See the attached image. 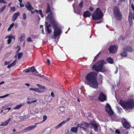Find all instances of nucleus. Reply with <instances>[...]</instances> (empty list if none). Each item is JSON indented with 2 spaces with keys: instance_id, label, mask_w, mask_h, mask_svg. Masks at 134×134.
I'll list each match as a JSON object with an SVG mask.
<instances>
[{
  "instance_id": "1",
  "label": "nucleus",
  "mask_w": 134,
  "mask_h": 134,
  "mask_svg": "<svg viewBox=\"0 0 134 134\" xmlns=\"http://www.w3.org/2000/svg\"><path fill=\"white\" fill-rule=\"evenodd\" d=\"M45 13H48L46 18V19L47 21L49 20L50 21L51 24L53 25V27L54 29V34L52 35L51 37L52 39H55L58 36L61 34V30L55 25V20L54 18L52 16V13L50 7L49 5H48Z\"/></svg>"
},
{
  "instance_id": "2",
  "label": "nucleus",
  "mask_w": 134,
  "mask_h": 134,
  "mask_svg": "<svg viewBox=\"0 0 134 134\" xmlns=\"http://www.w3.org/2000/svg\"><path fill=\"white\" fill-rule=\"evenodd\" d=\"M97 74L94 72H90L86 76V80L87 84L90 87L94 88H98V84L96 79Z\"/></svg>"
},
{
  "instance_id": "3",
  "label": "nucleus",
  "mask_w": 134,
  "mask_h": 134,
  "mask_svg": "<svg viewBox=\"0 0 134 134\" xmlns=\"http://www.w3.org/2000/svg\"><path fill=\"white\" fill-rule=\"evenodd\" d=\"M104 62L103 60H101L97 62L92 66V69L96 72H103L107 70L104 65Z\"/></svg>"
},
{
  "instance_id": "4",
  "label": "nucleus",
  "mask_w": 134,
  "mask_h": 134,
  "mask_svg": "<svg viewBox=\"0 0 134 134\" xmlns=\"http://www.w3.org/2000/svg\"><path fill=\"white\" fill-rule=\"evenodd\" d=\"M120 103L121 105L126 110L132 109L134 107V101L131 99L127 101L120 100Z\"/></svg>"
},
{
  "instance_id": "5",
  "label": "nucleus",
  "mask_w": 134,
  "mask_h": 134,
  "mask_svg": "<svg viewBox=\"0 0 134 134\" xmlns=\"http://www.w3.org/2000/svg\"><path fill=\"white\" fill-rule=\"evenodd\" d=\"M103 16V14L100 9L97 8L92 14V19L94 20L100 19Z\"/></svg>"
},
{
  "instance_id": "6",
  "label": "nucleus",
  "mask_w": 134,
  "mask_h": 134,
  "mask_svg": "<svg viewBox=\"0 0 134 134\" xmlns=\"http://www.w3.org/2000/svg\"><path fill=\"white\" fill-rule=\"evenodd\" d=\"M114 13L116 19L118 20H120L122 18V16L118 8L115 7L114 9Z\"/></svg>"
},
{
  "instance_id": "7",
  "label": "nucleus",
  "mask_w": 134,
  "mask_h": 134,
  "mask_svg": "<svg viewBox=\"0 0 134 134\" xmlns=\"http://www.w3.org/2000/svg\"><path fill=\"white\" fill-rule=\"evenodd\" d=\"M105 110L110 115H112L114 114V112L112 110L111 107L108 103L106 104Z\"/></svg>"
},
{
  "instance_id": "8",
  "label": "nucleus",
  "mask_w": 134,
  "mask_h": 134,
  "mask_svg": "<svg viewBox=\"0 0 134 134\" xmlns=\"http://www.w3.org/2000/svg\"><path fill=\"white\" fill-rule=\"evenodd\" d=\"M121 122L123 126L126 129H129L130 126V124L125 119H124L121 121Z\"/></svg>"
},
{
  "instance_id": "9",
  "label": "nucleus",
  "mask_w": 134,
  "mask_h": 134,
  "mask_svg": "<svg viewBox=\"0 0 134 134\" xmlns=\"http://www.w3.org/2000/svg\"><path fill=\"white\" fill-rule=\"evenodd\" d=\"M38 123H36L34 126H30L25 128L23 130V132H26L34 130L36 126Z\"/></svg>"
},
{
  "instance_id": "10",
  "label": "nucleus",
  "mask_w": 134,
  "mask_h": 134,
  "mask_svg": "<svg viewBox=\"0 0 134 134\" xmlns=\"http://www.w3.org/2000/svg\"><path fill=\"white\" fill-rule=\"evenodd\" d=\"M91 125L93 127L94 131L97 132L98 131V128L99 127V125L98 123H97L94 121L91 123Z\"/></svg>"
},
{
  "instance_id": "11",
  "label": "nucleus",
  "mask_w": 134,
  "mask_h": 134,
  "mask_svg": "<svg viewBox=\"0 0 134 134\" xmlns=\"http://www.w3.org/2000/svg\"><path fill=\"white\" fill-rule=\"evenodd\" d=\"M117 49V48L115 45H112L110 47L109 49V51L110 53H113L116 52Z\"/></svg>"
},
{
  "instance_id": "12",
  "label": "nucleus",
  "mask_w": 134,
  "mask_h": 134,
  "mask_svg": "<svg viewBox=\"0 0 134 134\" xmlns=\"http://www.w3.org/2000/svg\"><path fill=\"white\" fill-rule=\"evenodd\" d=\"M132 19H134V13L132 14V13L130 12L129 16V21L130 26H131L132 25Z\"/></svg>"
},
{
  "instance_id": "13",
  "label": "nucleus",
  "mask_w": 134,
  "mask_h": 134,
  "mask_svg": "<svg viewBox=\"0 0 134 134\" xmlns=\"http://www.w3.org/2000/svg\"><path fill=\"white\" fill-rule=\"evenodd\" d=\"M98 99L100 101L102 102L106 100V98L105 96L103 94L102 92H101L99 93Z\"/></svg>"
},
{
  "instance_id": "14",
  "label": "nucleus",
  "mask_w": 134,
  "mask_h": 134,
  "mask_svg": "<svg viewBox=\"0 0 134 134\" xmlns=\"http://www.w3.org/2000/svg\"><path fill=\"white\" fill-rule=\"evenodd\" d=\"M11 121L10 118H9L7 120L4 122H1V124L0 126H6L8 125L9 122Z\"/></svg>"
},
{
  "instance_id": "15",
  "label": "nucleus",
  "mask_w": 134,
  "mask_h": 134,
  "mask_svg": "<svg viewBox=\"0 0 134 134\" xmlns=\"http://www.w3.org/2000/svg\"><path fill=\"white\" fill-rule=\"evenodd\" d=\"M25 7L29 11H31L32 10L34 9V8L32 7L29 2H27V4L25 5Z\"/></svg>"
},
{
  "instance_id": "16",
  "label": "nucleus",
  "mask_w": 134,
  "mask_h": 134,
  "mask_svg": "<svg viewBox=\"0 0 134 134\" xmlns=\"http://www.w3.org/2000/svg\"><path fill=\"white\" fill-rule=\"evenodd\" d=\"M20 12H17L15 13L13 15L12 17V20L13 21H15L17 18L18 16L20 15Z\"/></svg>"
},
{
  "instance_id": "17",
  "label": "nucleus",
  "mask_w": 134,
  "mask_h": 134,
  "mask_svg": "<svg viewBox=\"0 0 134 134\" xmlns=\"http://www.w3.org/2000/svg\"><path fill=\"white\" fill-rule=\"evenodd\" d=\"M45 25H46V29L48 33H50L51 32V30L49 29V27L51 26L50 24H48L47 22H45Z\"/></svg>"
},
{
  "instance_id": "18",
  "label": "nucleus",
  "mask_w": 134,
  "mask_h": 134,
  "mask_svg": "<svg viewBox=\"0 0 134 134\" xmlns=\"http://www.w3.org/2000/svg\"><path fill=\"white\" fill-rule=\"evenodd\" d=\"M91 14L90 12L88 11H86L84 12L83 16L84 17H89Z\"/></svg>"
},
{
  "instance_id": "19",
  "label": "nucleus",
  "mask_w": 134,
  "mask_h": 134,
  "mask_svg": "<svg viewBox=\"0 0 134 134\" xmlns=\"http://www.w3.org/2000/svg\"><path fill=\"white\" fill-rule=\"evenodd\" d=\"M31 90L34 91L35 92H37L40 93L43 92L45 91V90H43L42 91H40L37 88H31L30 89Z\"/></svg>"
},
{
  "instance_id": "20",
  "label": "nucleus",
  "mask_w": 134,
  "mask_h": 134,
  "mask_svg": "<svg viewBox=\"0 0 134 134\" xmlns=\"http://www.w3.org/2000/svg\"><path fill=\"white\" fill-rule=\"evenodd\" d=\"M35 11L36 13H37L39 14L41 17L42 18H43L44 17V15L42 14V11L40 9L38 10H35Z\"/></svg>"
},
{
  "instance_id": "21",
  "label": "nucleus",
  "mask_w": 134,
  "mask_h": 134,
  "mask_svg": "<svg viewBox=\"0 0 134 134\" xmlns=\"http://www.w3.org/2000/svg\"><path fill=\"white\" fill-rule=\"evenodd\" d=\"M23 105V103H21L17 105L13 109L15 110L19 109L22 107Z\"/></svg>"
},
{
  "instance_id": "22",
  "label": "nucleus",
  "mask_w": 134,
  "mask_h": 134,
  "mask_svg": "<svg viewBox=\"0 0 134 134\" xmlns=\"http://www.w3.org/2000/svg\"><path fill=\"white\" fill-rule=\"evenodd\" d=\"M124 50H126L127 52H131L132 51V48L130 47H126L124 48Z\"/></svg>"
},
{
  "instance_id": "23",
  "label": "nucleus",
  "mask_w": 134,
  "mask_h": 134,
  "mask_svg": "<svg viewBox=\"0 0 134 134\" xmlns=\"http://www.w3.org/2000/svg\"><path fill=\"white\" fill-rule=\"evenodd\" d=\"M77 127H72L71 129V131L72 132L76 133L77 132Z\"/></svg>"
},
{
  "instance_id": "24",
  "label": "nucleus",
  "mask_w": 134,
  "mask_h": 134,
  "mask_svg": "<svg viewBox=\"0 0 134 134\" xmlns=\"http://www.w3.org/2000/svg\"><path fill=\"white\" fill-rule=\"evenodd\" d=\"M66 123V121H62L57 126L55 127V128L56 129H58L59 128L61 127L63 124Z\"/></svg>"
},
{
  "instance_id": "25",
  "label": "nucleus",
  "mask_w": 134,
  "mask_h": 134,
  "mask_svg": "<svg viewBox=\"0 0 134 134\" xmlns=\"http://www.w3.org/2000/svg\"><path fill=\"white\" fill-rule=\"evenodd\" d=\"M127 53L126 51L125 50H124V49H123V51L121 54V55L122 56L125 57L126 56Z\"/></svg>"
},
{
  "instance_id": "26",
  "label": "nucleus",
  "mask_w": 134,
  "mask_h": 134,
  "mask_svg": "<svg viewBox=\"0 0 134 134\" xmlns=\"http://www.w3.org/2000/svg\"><path fill=\"white\" fill-rule=\"evenodd\" d=\"M25 38V35L23 34H21L19 38V40L20 41L22 42L24 39Z\"/></svg>"
},
{
  "instance_id": "27",
  "label": "nucleus",
  "mask_w": 134,
  "mask_h": 134,
  "mask_svg": "<svg viewBox=\"0 0 134 134\" xmlns=\"http://www.w3.org/2000/svg\"><path fill=\"white\" fill-rule=\"evenodd\" d=\"M34 74L36 76H37L39 77H42L43 78H44V77H43L42 76L40 75L39 74L38 72L36 70L34 72Z\"/></svg>"
},
{
  "instance_id": "28",
  "label": "nucleus",
  "mask_w": 134,
  "mask_h": 134,
  "mask_svg": "<svg viewBox=\"0 0 134 134\" xmlns=\"http://www.w3.org/2000/svg\"><path fill=\"white\" fill-rule=\"evenodd\" d=\"M107 61L108 63L111 64H113L114 62L113 59L110 57L107 59Z\"/></svg>"
},
{
  "instance_id": "29",
  "label": "nucleus",
  "mask_w": 134,
  "mask_h": 134,
  "mask_svg": "<svg viewBox=\"0 0 134 134\" xmlns=\"http://www.w3.org/2000/svg\"><path fill=\"white\" fill-rule=\"evenodd\" d=\"M82 126L83 125L86 127H88L89 126V124L86 122H82Z\"/></svg>"
},
{
  "instance_id": "30",
  "label": "nucleus",
  "mask_w": 134,
  "mask_h": 134,
  "mask_svg": "<svg viewBox=\"0 0 134 134\" xmlns=\"http://www.w3.org/2000/svg\"><path fill=\"white\" fill-rule=\"evenodd\" d=\"M37 85L40 88H42L43 89V90H46L47 89L45 88V87L44 86H42L41 85H39V84H37Z\"/></svg>"
},
{
  "instance_id": "31",
  "label": "nucleus",
  "mask_w": 134,
  "mask_h": 134,
  "mask_svg": "<svg viewBox=\"0 0 134 134\" xmlns=\"http://www.w3.org/2000/svg\"><path fill=\"white\" fill-rule=\"evenodd\" d=\"M14 25V23H12L9 26L8 30V31H9L11 30V29L13 27Z\"/></svg>"
},
{
  "instance_id": "32",
  "label": "nucleus",
  "mask_w": 134,
  "mask_h": 134,
  "mask_svg": "<svg viewBox=\"0 0 134 134\" xmlns=\"http://www.w3.org/2000/svg\"><path fill=\"white\" fill-rule=\"evenodd\" d=\"M75 125H77V127H77V128L78 129V127H80L81 128L82 127V123H80V124H79L77 122H76L75 123Z\"/></svg>"
},
{
  "instance_id": "33",
  "label": "nucleus",
  "mask_w": 134,
  "mask_h": 134,
  "mask_svg": "<svg viewBox=\"0 0 134 134\" xmlns=\"http://www.w3.org/2000/svg\"><path fill=\"white\" fill-rule=\"evenodd\" d=\"M6 7V5H3L0 8V13L2 12Z\"/></svg>"
},
{
  "instance_id": "34",
  "label": "nucleus",
  "mask_w": 134,
  "mask_h": 134,
  "mask_svg": "<svg viewBox=\"0 0 134 134\" xmlns=\"http://www.w3.org/2000/svg\"><path fill=\"white\" fill-rule=\"evenodd\" d=\"M30 71L32 72H34L35 70H36L34 66H32L30 68Z\"/></svg>"
},
{
  "instance_id": "35",
  "label": "nucleus",
  "mask_w": 134,
  "mask_h": 134,
  "mask_svg": "<svg viewBox=\"0 0 134 134\" xmlns=\"http://www.w3.org/2000/svg\"><path fill=\"white\" fill-rule=\"evenodd\" d=\"M23 53L22 52L18 54V58L19 59H20L23 56Z\"/></svg>"
},
{
  "instance_id": "36",
  "label": "nucleus",
  "mask_w": 134,
  "mask_h": 134,
  "mask_svg": "<svg viewBox=\"0 0 134 134\" xmlns=\"http://www.w3.org/2000/svg\"><path fill=\"white\" fill-rule=\"evenodd\" d=\"M16 8L15 7H10V12H14L16 9Z\"/></svg>"
},
{
  "instance_id": "37",
  "label": "nucleus",
  "mask_w": 134,
  "mask_h": 134,
  "mask_svg": "<svg viewBox=\"0 0 134 134\" xmlns=\"http://www.w3.org/2000/svg\"><path fill=\"white\" fill-rule=\"evenodd\" d=\"M117 107V111L120 114L121 113V111L122 110V109L121 108H119L118 107Z\"/></svg>"
},
{
  "instance_id": "38",
  "label": "nucleus",
  "mask_w": 134,
  "mask_h": 134,
  "mask_svg": "<svg viewBox=\"0 0 134 134\" xmlns=\"http://www.w3.org/2000/svg\"><path fill=\"white\" fill-rule=\"evenodd\" d=\"M83 2L82 1H81L79 5V7L80 8L82 9L83 7Z\"/></svg>"
},
{
  "instance_id": "39",
  "label": "nucleus",
  "mask_w": 134,
  "mask_h": 134,
  "mask_svg": "<svg viewBox=\"0 0 134 134\" xmlns=\"http://www.w3.org/2000/svg\"><path fill=\"white\" fill-rule=\"evenodd\" d=\"M47 117L45 115H44L43 116V121H42V122H40V123H41L44 122L47 119Z\"/></svg>"
},
{
  "instance_id": "40",
  "label": "nucleus",
  "mask_w": 134,
  "mask_h": 134,
  "mask_svg": "<svg viewBox=\"0 0 134 134\" xmlns=\"http://www.w3.org/2000/svg\"><path fill=\"white\" fill-rule=\"evenodd\" d=\"M100 52L98 54H97V55L95 57L94 59L93 60L95 62L96 60L98 58V57L99 56V54H100Z\"/></svg>"
},
{
  "instance_id": "41",
  "label": "nucleus",
  "mask_w": 134,
  "mask_h": 134,
  "mask_svg": "<svg viewBox=\"0 0 134 134\" xmlns=\"http://www.w3.org/2000/svg\"><path fill=\"white\" fill-rule=\"evenodd\" d=\"M17 62L16 60H15L11 64L13 66H14L15 65L16 63Z\"/></svg>"
},
{
  "instance_id": "42",
  "label": "nucleus",
  "mask_w": 134,
  "mask_h": 134,
  "mask_svg": "<svg viewBox=\"0 0 134 134\" xmlns=\"http://www.w3.org/2000/svg\"><path fill=\"white\" fill-rule=\"evenodd\" d=\"M24 71L26 72H30V68H29L28 69H26L24 70Z\"/></svg>"
},
{
  "instance_id": "43",
  "label": "nucleus",
  "mask_w": 134,
  "mask_h": 134,
  "mask_svg": "<svg viewBox=\"0 0 134 134\" xmlns=\"http://www.w3.org/2000/svg\"><path fill=\"white\" fill-rule=\"evenodd\" d=\"M23 19L24 20H25L26 19V14H25V13H24L23 14Z\"/></svg>"
},
{
  "instance_id": "44",
  "label": "nucleus",
  "mask_w": 134,
  "mask_h": 134,
  "mask_svg": "<svg viewBox=\"0 0 134 134\" xmlns=\"http://www.w3.org/2000/svg\"><path fill=\"white\" fill-rule=\"evenodd\" d=\"M9 94H7L5 95L0 97V98H4L9 95Z\"/></svg>"
},
{
  "instance_id": "45",
  "label": "nucleus",
  "mask_w": 134,
  "mask_h": 134,
  "mask_svg": "<svg viewBox=\"0 0 134 134\" xmlns=\"http://www.w3.org/2000/svg\"><path fill=\"white\" fill-rule=\"evenodd\" d=\"M99 79L100 81H102V80L103 79V77L101 75H99Z\"/></svg>"
},
{
  "instance_id": "46",
  "label": "nucleus",
  "mask_w": 134,
  "mask_h": 134,
  "mask_svg": "<svg viewBox=\"0 0 134 134\" xmlns=\"http://www.w3.org/2000/svg\"><path fill=\"white\" fill-rule=\"evenodd\" d=\"M115 133L117 134H120V132L118 129H117L115 130Z\"/></svg>"
},
{
  "instance_id": "47",
  "label": "nucleus",
  "mask_w": 134,
  "mask_h": 134,
  "mask_svg": "<svg viewBox=\"0 0 134 134\" xmlns=\"http://www.w3.org/2000/svg\"><path fill=\"white\" fill-rule=\"evenodd\" d=\"M11 42V38H9L7 40L8 43L9 44Z\"/></svg>"
},
{
  "instance_id": "48",
  "label": "nucleus",
  "mask_w": 134,
  "mask_h": 134,
  "mask_svg": "<svg viewBox=\"0 0 134 134\" xmlns=\"http://www.w3.org/2000/svg\"><path fill=\"white\" fill-rule=\"evenodd\" d=\"M0 3H3L4 4H6L7 3V2H5L4 0H0Z\"/></svg>"
},
{
  "instance_id": "49",
  "label": "nucleus",
  "mask_w": 134,
  "mask_h": 134,
  "mask_svg": "<svg viewBox=\"0 0 134 134\" xmlns=\"http://www.w3.org/2000/svg\"><path fill=\"white\" fill-rule=\"evenodd\" d=\"M20 119H21L24 120L26 119V116H21L20 118Z\"/></svg>"
},
{
  "instance_id": "50",
  "label": "nucleus",
  "mask_w": 134,
  "mask_h": 134,
  "mask_svg": "<svg viewBox=\"0 0 134 134\" xmlns=\"http://www.w3.org/2000/svg\"><path fill=\"white\" fill-rule=\"evenodd\" d=\"M10 63V61H9V62L5 61L4 62V65H8Z\"/></svg>"
},
{
  "instance_id": "51",
  "label": "nucleus",
  "mask_w": 134,
  "mask_h": 134,
  "mask_svg": "<svg viewBox=\"0 0 134 134\" xmlns=\"http://www.w3.org/2000/svg\"><path fill=\"white\" fill-rule=\"evenodd\" d=\"M27 41L28 42H30L32 41L31 38L30 37H29L27 38Z\"/></svg>"
},
{
  "instance_id": "52",
  "label": "nucleus",
  "mask_w": 134,
  "mask_h": 134,
  "mask_svg": "<svg viewBox=\"0 0 134 134\" xmlns=\"http://www.w3.org/2000/svg\"><path fill=\"white\" fill-rule=\"evenodd\" d=\"M51 95L52 97H54L55 96V95L54 94L53 92H52L51 94Z\"/></svg>"
},
{
  "instance_id": "53",
  "label": "nucleus",
  "mask_w": 134,
  "mask_h": 134,
  "mask_svg": "<svg viewBox=\"0 0 134 134\" xmlns=\"http://www.w3.org/2000/svg\"><path fill=\"white\" fill-rule=\"evenodd\" d=\"M89 9L90 11L91 12H92L93 10V8L91 7H90Z\"/></svg>"
},
{
  "instance_id": "54",
  "label": "nucleus",
  "mask_w": 134,
  "mask_h": 134,
  "mask_svg": "<svg viewBox=\"0 0 134 134\" xmlns=\"http://www.w3.org/2000/svg\"><path fill=\"white\" fill-rule=\"evenodd\" d=\"M11 35H7L6 37V38H11Z\"/></svg>"
},
{
  "instance_id": "55",
  "label": "nucleus",
  "mask_w": 134,
  "mask_h": 134,
  "mask_svg": "<svg viewBox=\"0 0 134 134\" xmlns=\"http://www.w3.org/2000/svg\"><path fill=\"white\" fill-rule=\"evenodd\" d=\"M47 62L48 65H49L50 64V61L49 59H48L47 60Z\"/></svg>"
},
{
  "instance_id": "56",
  "label": "nucleus",
  "mask_w": 134,
  "mask_h": 134,
  "mask_svg": "<svg viewBox=\"0 0 134 134\" xmlns=\"http://www.w3.org/2000/svg\"><path fill=\"white\" fill-rule=\"evenodd\" d=\"M13 66H12V65H11V64H9V65H8V66H7V68H10L11 67H12Z\"/></svg>"
},
{
  "instance_id": "57",
  "label": "nucleus",
  "mask_w": 134,
  "mask_h": 134,
  "mask_svg": "<svg viewBox=\"0 0 134 134\" xmlns=\"http://www.w3.org/2000/svg\"><path fill=\"white\" fill-rule=\"evenodd\" d=\"M13 66H12V65H11V64H9V65H8V66H7V68H10L11 67H12Z\"/></svg>"
},
{
  "instance_id": "58",
  "label": "nucleus",
  "mask_w": 134,
  "mask_h": 134,
  "mask_svg": "<svg viewBox=\"0 0 134 134\" xmlns=\"http://www.w3.org/2000/svg\"><path fill=\"white\" fill-rule=\"evenodd\" d=\"M20 7H24V5L23 4H20Z\"/></svg>"
},
{
  "instance_id": "59",
  "label": "nucleus",
  "mask_w": 134,
  "mask_h": 134,
  "mask_svg": "<svg viewBox=\"0 0 134 134\" xmlns=\"http://www.w3.org/2000/svg\"><path fill=\"white\" fill-rule=\"evenodd\" d=\"M37 99L35 100H32L31 101V102H32V103H34V102H36L37 101Z\"/></svg>"
},
{
  "instance_id": "60",
  "label": "nucleus",
  "mask_w": 134,
  "mask_h": 134,
  "mask_svg": "<svg viewBox=\"0 0 134 134\" xmlns=\"http://www.w3.org/2000/svg\"><path fill=\"white\" fill-rule=\"evenodd\" d=\"M70 119V118H68L66 120V121H66V122H67V121H69Z\"/></svg>"
},
{
  "instance_id": "61",
  "label": "nucleus",
  "mask_w": 134,
  "mask_h": 134,
  "mask_svg": "<svg viewBox=\"0 0 134 134\" xmlns=\"http://www.w3.org/2000/svg\"><path fill=\"white\" fill-rule=\"evenodd\" d=\"M81 128L82 129L86 131V129H85V127H82Z\"/></svg>"
},
{
  "instance_id": "62",
  "label": "nucleus",
  "mask_w": 134,
  "mask_h": 134,
  "mask_svg": "<svg viewBox=\"0 0 134 134\" xmlns=\"http://www.w3.org/2000/svg\"><path fill=\"white\" fill-rule=\"evenodd\" d=\"M42 33L43 34H44V31L43 28H42Z\"/></svg>"
},
{
  "instance_id": "63",
  "label": "nucleus",
  "mask_w": 134,
  "mask_h": 134,
  "mask_svg": "<svg viewBox=\"0 0 134 134\" xmlns=\"http://www.w3.org/2000/svg\"><path fill=\"white\" fill-rule=\"evenodd\" d=\"M27 103L28 104H30L31 103H32V102H31L30 101H27Z\"/></svg>"
},
{
  "instance_id": "64",
  "label": "nucleus",
  "mask_w": 134,
  "mask_h": 134,
  "mask_svg": "<svg viewBox=\"0 0 134 134\" xmlns=\"http://www.w3.org/2000/svg\"><path fill=\"white\" fill-rule=\"evenodd\" d=\"M4 82L3 81H2L0 83V85L3 84L4 83Z\"/></svg>"
}]
</instances>
